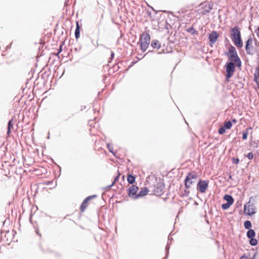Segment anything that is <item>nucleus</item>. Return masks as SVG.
<instances>
[{
    "label": "nucleus",
    "instance_id": "nucleus-1",
    "mask_svg": "<svg viewBox=\"0 0 259 259\" xmlns=\"http://www.w3.org/2000/svg\"><path fill=\"white\" fill-rule=\"evenodd\" d=\"M231 36L232 41L238 48H242L243 42L241 37L240 31L237 27H234L231 29Z\"/></svg>",
    "mask_w": 259,
    "mask_h": 259
},
{
    "label": "nucleus",
    "instance_id": "nucleus-2",
    "mask_svg": "<svg viewBox=\"0 0 259 259\" xmlns=\"http://www.w3.org/2000/svg\"><path fill=\"white\" fill-rule=\"evenodd\" d=\"M225 55L228 56L230 62H234L237 66L240 67L241 65V60L238 57L235 48L231 46L228 52L225 53Z\"/></svg>",
    "mask_w": 259,
    "mask_h": 259
},
{
    "label": "nucleus",
    "instance_id": "nucleus-3",
    "mask_svg": "<svg viewBox=\"0 0 259 259\" xmlns=\"http://www.w3.org/2000/svg\"><path fill=\"white\" fill-rule=\"evenodd\" d=\"M150 42V35L146 32H143L140 37L139 43L142 51L145 52L147 49Z\"/></svg>",
    "mask_w": 259,
    "mask_h": 259
},
{
    "label": "nucleus",
    "instance_id": "nucleus-4",
    "mask_svg": "<svg viewBox=\"0 0 259 259\" xmlns=\"http://www.w3.org/2000/svg\"><path fill=\"white\" fill-rule=\"evenodd\" d=\"M197 179V176L193 173H189L185 179V187L186 189H188L194 184Z\"/></svg>",
    "mask_w": 259,
    "mask_h": 259
},
{
    "label": "nucleus",
    "instance_id": "nucleus-5",
    "mask_svg": "<svg viewBox=\"0 0 259 259\" xmlns=\"http://www.w3.org/2000/svg\"><path fill=\"white\" fill-rule=\"evenodd\" d=\"M235 63L234 62H229L226 65V78L227 80H228V79L232 77L235 71Z\"/></svg>",
    "mask_w": 259,
    "mask_h": 259
},
{
    "label": "nucleus",
    "instance_id": "nucleus-6",
    "mask_svg": "<svg viewBox=\"0 0 259 259\" xmlns=\"http://www.w3.org/2000/svg\"><path fill=\"white\" fill-rule=\"evenodd\" d=\"M165 187V185L163 182H159L154 186L153 190V193L157 196H160L163 194V190Z\"/></svg>",
    "mask_w": 259,
    "mask_h": 259
},
{
    "label": "nucleus",
    "instance_id": "nucleus-7",
    "mask_svg": "<svg viewBox=\"0 0 259 259\" xmlns=\"http://www.w3.org/2000/svg\"><path fill=\"white\" fill-rule=\"evenodd\" d=\"M208 186V182L205 180H199L197 185V189L201 193H204Z\"/></svg>",
    "mask_w": 259,
    "mask_h": 259
},
{
    "label": "nucleus",
    "instance_id": "nucleus-8",
    "mask_svg": "<svg viewBox=\"0 0 259 259\" xmlns=\"http://www.w3.org/2000/svg\"><path fill=\"white\" fill-rule=\"evenodd\" d=\"M253 39L251 37L248 38L245 44V50L246 53L248 55H253V49L252 46Z\"/></svg>",
    "mask_w": 259,
    "mask_h": 259
},
{
    "label": "nucleus",
    "instance_id": "nucleus-9",
    "mask_svg": "<svg viewBox=\"0 0 259 259\" xmlns=\"http://www.w3.org/2000/svg\"><path fill=\"white\" fill-rule=\"evenodd\" d=\"M255 209V207L253 204H245L244 206L245 213L249 215L254 214L256 212Z\"/></svg>",
    "mask_w": 259,
    "mask_h": 259
},
{
    "label": "nucleus",
    "instance_id": "nucleus-10",
    "mask_svg": "<svg viewBox=\"0 0 259 259\" xmlns=\"http://www.w3.org/2000/svg\"><path fill=\"white\" fill-rule=\"evenodd\" d=\"M219 34L216 31H212L211 33L209 34L208 39L210 42V46H212L214 42L217 40L219 37Z\"/></svg>",
    "mask_w": 259,
    "mask_h": 259
},
{
    "label": "nucleus",
    "instance_id": "nucleus-11",
    "mask_svg": "<svg viewBox=\"0 0 259 259\" xmlns=\"http://www.w3.org/2000/svg\"><path fill=\"white\" fill-rule=\"evenodd\" d=\"M138 187L135 185H132L128 189V195L130 197L135 199V196L137 195L136 193L138 190Z\"/></svg>",
    "mask_w": 259,
    "mask_h": 259
},
{
    "label": "nucleus",
    "instance_id": "nucleus-12",
    "mask_svg": "<svg viewBox=\"0 0 259 259\" xmlns=\"http://www.w3.org/2000/svg\"><path fill=\"white\" fill-rule=\"evenodd\" d=\"M148 192V189L146 187L141 189L138 194L135 196V199H137L146 195Z\"/></svg>",
    "mask_w": 259,
    "mask_h": 259
},
{
    "label": "nucleus",
    "instance_id": "nucleus-13",
    "mask_svg": "<svg viewBox=\"0 0 259 259\" xmlns=\"http://www.w3.org/2000/svg\"><path fill=\"white\" fill-rule=\"evenodd\" d=\"M151 47L154 49H159L161 47V44L157 40H153L151 44Z\"/></svg>",
    "mask_w": 259,
    "mask_h": 259
},
{
    "label": "nucleus",
    "instance_id": "nucleus-14",
    "mask_svg": "<svg viewBox=\"0 0 259 259\" xmlns=\"http://www.w3.org/2000/svg\"><path fill=\"white\" fill-rule=\"evenodd\" d=\"M224 199L229 204H232L233 203L234 199L232 196L230 195H225L224 197Z\"/></svg>",
    "mask_w": 259,
    "mask_h": 259
},
{
    "label": "nucleus",
    "instance_id": "nucleus-15",
    "mask_svg": "<svg viewBox=\"0 0 259 259\" xmlns=\"http://www.w3.org/2000/svg\"><path fill=\"white\" fill-rule=\"evenodd\" d=\"M76 27L75 30V36L76 39H78L80 36V27L78 24V22L76 23Z\"/></svg>",
    "mask_w": 259,
    "mask_h": 259
},
{
    "label": "nucleus",
    "instance_id": "nucleus-16",
    "mask_svg": "<svg viewBox=\"0 0 259 259\" xmlns=\"http://www.w3.org/2000/svg\"><path fill=\"white\" fill-rule=\"evenodd\" d=\"M255 232L253 229H249L247 232L246 236L248 238H253L255 237Z\"/></svg>",
    "mask_w": 259,
    "mask_h": 259
},
{
    "label": "nucleus",
    "instance_id": "nucleus-17",
    "mask_svg": "<svg viewBox=\"0 0 259 259\" xmlns=\"http://www.w3.org/2000/svg\"><path fill=\"white\" fill-rule=\"evenodd\" d=\"M136 178L132 175H129L127 176V180L129 184H133L135 183Z\"/></svg>",
    "mask_w": 259,
    "mask_h": 259
},
{
    "label": "nucleus",
    "instance_id": "nucleus-18",
    "mask_svg": "<svg viewBox=\"0 0 259 259\" xmlns=\"http://www.w3.org/2000/svg\"><path fill=\"white\" fill-rule=\"evenodd\" d=\"M119 176H120V174H118V175L116 177H115V178H114V180L113 182L112 183V184L110 185L106 186L105 188V189H108L112 187L114 185V184L116 183V182L118 181Z\"/></svg>",
    "mask_w": 259,
    "mask_h": 259
},
{
    "label": "nucleus",
    "instance_id": "nucleus-19",
    "mask_svg": "<svg viewBox=\"0 0 259 259\" xmlns=\"http://www.w3.org/2000/svg\"><path fill=\"white\" fill-rule=\"evenodd\" d=\"M186 31L188 32H190L193 35H196L198 34L197 31L193 27H189L187 28Z\"/></svg>",
    "mask_w": 259,
    "mask_h": 259
},
{
    "label": "nucleus",
    "instance_id": "nucleus-20",
    "mask_svg": "<svg viewBox=\"0 0 259 259\" xmlns=\"http://www.w3.org/2000/svg\"><path fill=\"white\" fill-rule=\"evenodd\" d=\"M97 196L96 195L89 196L87 197L83 201H84V203H87L89 201H90L92 199L96 198Z\"/></svg>",
    "mask_w": 259,
    "mask_h": 259
},
{
    "label": "nucleus",
    "instance_id": "nucleus-21",
    "mask_svg": "<svg viewBox=\"0 0 259 259\" xmlns=\"http://www.w3.org/2000/svg\"><path fill=\"white\" fill-rule=\"evenodd\" d=\"M244 226L245 228L249 229L251 227V223L250 221H246L244 223Z\"/></svg>",
    "mask_w": 259,
    "mask_h": 259
},
{
    "label": "nucleus",
    "instance_id": "nucleus-22",
    "mask_svg": "<svg viewBox=\"0 0 259 259\" xmlns=\"http://www.w3.org/2000/svg\"><path fill=\"white\" fill-rule=\"evenodd\" d=\"M232 126V122L230 121H228L226 122L224 125V127L226 129H230Z\"/></svg>",
    "mask_w": 259,
    "mask_h": 259
},
{
    "label": "nucleus",
    "instance_id": "nucleus-23",
    "mask_svg": "<svg viewBox=\"0 0 259 259\" xmlns=\"http://www.w3.org/2000/svg\"><path fill=\"white\" fill-rule=\"evenodd\" d=\"M250 239V240H249V243L252 246H255L257 244V241L256 239H255L254 237L253 238H249Z\"/></svg>",
    "mask_w": 259,
    "mask_h": 259
},
{
    "label": "nucleus",
    "instance_id": "nucleus-24",
    "mask_svg": "<svg viewBox=\"0 0 259 259\" xmlns=\"http://www.w3.org/2000/svg\"><path fill=\"white\" fill-rule=\"evenodd\" d=\"M107 147L108 149V150L112 153L113 154V155H115V152L113 151V147L112 146V145H111L109 143H108L107 144Z\"/></svg>",
    "mask_w": 259,
    "mask_h": 259
},
{
    "label": "nucleus",
    "instance_id": "nucleus-25",
    "mask_svg": "<svg viewBox=\"0 0 259 259\" xmlns=\"http://www.w3.org/2000/svg\"><path fill=\"white\" fill-rule=\"evenodd\" d=\"M87 203H84V201L82 202L81 206H80V211L81 212H83L84 211V210L85 209V208H87Z\"/></svg>",
    "mask_w": 259,
    "mask_h": 259
},
{
    "label": "nucleus",
    "instance_id": "nucleus-26",
    "mask_svg": "<svg viewBox=\"0 0 259 259\" xmlns=\"http://www.w3.org/2000/svg\"><path fill=\"white\" fill-rule=\"evenodd\" d=\"M232 204H229L227 202L225 203H223L222 204V208L223 209H228Z\"/></svg>",
    "mask_w": 259,
    "mask_h": 259
},
{
    "label": "nucleus",
    "instance_id": "nucleus-27",
    "mask_svg": "<svg viewBox=\"0 0 259 259\" xmlns=\"http://www.w3.org/2000/svg\"><path fill=\"white\" fill-rule=\"evenodd\" d=\"M226 128L224 126L221 127L219 130V133L220 135H223L225 133Z\"/></svg>",
    "mask_w": 259,
    "mask_h": 259
},
{
    "label": "nucleus",
    "instance_id": "nucleus-28",
    "mask_svg": "<svg viewBox=\"0 0 259 259\" xmlns=\"http://www.w3.org/2000/svg\"><path fill=\"white\" fill-rule=\"evenodd\" d=\"M12 122H13V119H11V120H10L9 121L8 123V128H12L13 127V124Z\"/></svg>",
    "mask_w": 259,
    "mask_h": 259
},
{
    "label": "nucleus",
    "instance_id": "nucleus-29",
    "mask_svg": "<svg viewBox=\"0 0 259 259\" xmlns=\"http://www.w3.org/2000/svg\"><path fill=\"white\" fill-rule=\"evenodd\" d=\"M248 132H243L242 134V139L246 140L247 138Z\"/></svg>",
    "mask_w": 259,
    "mask_h": 259
},
{
    "label": "nucleus",
    "instance_id": "nucleus-30",
    "mask_svg": "<svg viewBox=\"0 0 259 259\" xmlns=\"http://www.w3.org/2000/svg\"><path fill=\"white\" fill-rule=\"evenodd\" d=\"M246 156L249 159H252L253 157V154L252 152H249Z\"/></svg>",
    "mask_w": 259,
    "mask_h": 259
},
{
    "label": "nucleus",
    "instance_id": "nucleus-31",
    "mask_svg": "<svg viewBox=\"0 0 259 259\" xmlns=\"http://www.w3.org/2000/svg\"><path fill=\"white\" fill-rule=\"evenodd\" d=\"M239 162V159L238 158H233V162L235 164H238Z\"/></svg>",
    "mask_w": 259,
    "mask_h": 259
},
{
    "label": "nucleus",
    "instance_id": "nucleus-32",
    "mask_svg": "<svg viewBox=\"0 0 259 259\" xmlns=\"http://www.w3.org/2000/svg\"><path fill=\"white\" fill-rule=\"evenodd\" d=\"M210 11V10L209 9H205L202 13V14L204 15L206 13L209 12Z\"/></svg>",
    "mask_w": 259,
    "mask_h": 259
},
{
    "label": "nucleus",
    "instance_id": "nucleus-33",
    "mask_svg": "<svg viewBox=\"0 0 259 259\" xmlns=\"http://www.w3.org/2000/svg\"><path fill=\"white\" fill-rule=\"evenodd\" d=\"M114 57V52H112L111 53V56H110V58L111 59H113Z\"/></svg>",
    "mask_w": 259,
    "mask_h": 259
},
{
    "label": "nucleus",
    "instance_id": "nucleus-34",
    "mask_svg": "<svg viewBox=\"0 0 259 259\" xmlns=\"http://www.w3.org/2000/svg\"><path fill=\"white\" fill-rule=\"evenodd\" d=\"M240 259H249L247 256H245V255H243L242 256Z\"/></svg>",
    "mask_w": 259,
    "mask_h": 259
},
{
    "label": "nucleus",
    "instance_id": "nucleus-35",
    "mask_svg": "<svg viewBox=\"0 0 259 259\" xmlns=\"http://www.w3.org/2000/svg\"><path fill=\"white\" fill-rule=\"evenodd\" d=\"M169 247L168 245L167 244V245L166 246V247H165V250H166V251H167V254H168V250H169Z\"/></svg>",
    "mask_w": 259,
    "mask_h": 259
},
{
    "label": "nucleus",
    "instance_id": "nucleus-36",
    "mask_svg": "<svg viewBox=\"0 0 259 259\" xmlns=\"http://www.w3.org/2000/svg\"><path fill=\"white\" fill-rule=\"evenodd\" d=\"M256 253H254L251 258H249V259H256Z\"/></svg>",
    "mask_w": 259,
    "mask_h": 259
},
{
    "label": "nucleus",
    "instance_id": "nucleus-37",
    "mask_svg": "<svg viewBox=\"0 0 259 259\" xmlns=\"http://www.w3.org/2000/svg\"><path fill=\"white\" fill-rule=\"evenodd\" d=\"M11 128H8V130H7V134L8 135H9L11 133Z\"/></svg>",
    "mask_w": 259,
    "mask_h": 259
},
{
    "label": "nucleus",
    "instance_id": "nucleus-38",
    "mask_svg": "<svg viewBox=\"0 0 259 259\" xmlns=\"http://www.w3.org/2000/svg\"><path fill=\"white\" fill-rule=\"evenodd\" d=\"M52 181H48V182H46V184L47 185H50V184H52Z\"/></svg>",
    "mask_w": 259,
    "mask_h": 259
},
{
    "label": "nucleus",
    "instance_id": "nucleus-39",
    "mask_svg": "<svg viewBox=\"0 0 259 259\" xmlns=\"http://www.w3.org/2000/svg\"><path fill=\"white\" fill-rule=\"evenodd\" d=\"M62 51V46H61L60 47L59 51L58 52L57 55H58Z\"/></svg>",
    "mask_w": 259,
    "mask_h": 259
},
{
    "label": "nucleus",
    "instance_id": "nucleus-40",
    "mask_svg": "<svg viewBox=\"0 0 259 259\" xmlns=\"http://www.w3.org/2000/svg\"><path fill=\"white\" fill-rule=\"evenodd\" d=\"M256 33H257V36H258V37H259V27H258V29H257V32H256Z\"/></svg>",
    "mask_w": 259,
    "mask_h": 259
},
{
    "label": "nucleus",
    "instance_id": "nucleus-41",
    "mask_svg": "<svg viewBox=\"0 0 259 259\" xmlns=\"http://www.w3.org/2000/svg\"><path fill=\"white\" fill-rule=\"evenodd\" d=\"M237 122V120L235 119H232V122L236 123Z\"/></svg>",
    "mask_w": 259,
    "mask_h": 259
},
{
    "label": "nucleus",
    "instance_id": "nucleus-42",
    "mask_svg": "<svg viewBox=\"0 0 259 259\" xmlns=\"http://www.w3.org/2000/svg\"><path fill=\"white\" fill-rule=\"evenodd\" d=\"M212 6L209 5V6L208 9H209L210 10H211V9H212Z\"/></svg>",
    "mask_w": 259,
    "mask_h": 259
},
{
    "label": "nucleus",
    "instance_id": "nucleus-43",
    "mask_svg": "<svg viewBox=\"0 0 259 259\" xmlns=\"http://www.w3.org/2000/svg\"><path fill=\"white\" fill-rule=\"evenodd\" d=\"M185 192L187 193V195L189 194V192L188 191L185 190Z\"/></svg>",
    "mask_w": 259,
    "mask_h": 259
},
{
    "label": "nucleus",
    "instance_id": "nucleus-44",
    "mask_svg": "<svg viewBox=\"0 0 259 259\" xmlns=\"http://www.w3.org/2000/svg\"><path fill=\"white\" fill-rule=\"evenodd\" d=\"M229 178L230 179H232V176H231V175H229Z\"/></svg>",
    "mask_w": 259,
    "mask_h": 259
},
{
    "label": "nucleus",
    "instance_id": "nucleus-45",
    "mask_svg": "<svg viewBox=\"0 0 259 259\" xmlns=\"http://www.w3.org/2000/svg\"><path fill=\"white\" fill-rule=\"evenodd\" d=\"M49 138H50V136H48V139H49Z\"/></svg>",
    "mask_w": 259,
    "mask_h": 259
},
{
    "label": "nucleus",
    "instance_id": "nucleus-46",
    "mask_svg": "<svg viewBox=\"0 0 259 259\" xmlns=\"http://www.w3.org/2000/svg\"><path fill=\"white\" fill-rule=\"evenodd\" d=\"M258 89H259V85H258Z\"/></svg>",
    "mask_w": 259,
    "mask_h": 259
}]
</instances>
